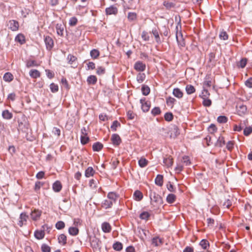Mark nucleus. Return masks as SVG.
Masks as SVG:
<instances>
[{
	"mask_svg": "<svg viewBox=\"0 0 252 252\" xmlns=\"http://www.w3.org/2000/svg\"><path fill=\"white\" fill-rule=\"evenodd\" d=\"M90 244L91 247L94 250H97L100 249L101 247V242L99 239L96 238L95 236L90 237Z\"/></svg>",
	"mask_w": 252,
	"mask_h": 252,
	"instance_id": "obj_1",
	"label": "nucleus"
},
{
	"mask_svg": "<svg viewBox=\"0 0 252 252\" xmlns=\"http://www.w3.org/2000/svg\"><path fill=\"white\" fill-rule=\"evenodd\" d=\"M140 103L141 104V109L144 112H148L151 107L150 102L146 101L145 98L140 99Z\"/></svg>",
	"mask_w": 252,
	"mask_h": 252,
	"instance_id": "obj_2",
	"label": "nucleus"
},
{
	"mask_svg": "<svg viewBox=\"0 0 252 252\" xmlns=\"http://www.w3.org/2000/svg\"><path fill=\"white\" fill-rule=\"evenodd\" d=\"M28 218L29 216L26 213H22L20 215L18 224L20 227L23 226L24 225H26Z\"/></svg>",
	"mask_w": 252,
	"mask_h": 252,
	"instance_id": "obj_3",
	"label": "nucleus"
},
{
	"mask_svg": "<svg viewBox=\"0 0 252 252\" xmlns=\"http://www.w3.org/2000/svg\"><path fill=\"white\" fill-rule=\"evenodd\" d=\"M42 214V211L38 209H34L32 211L30 215L32 220L37 221L39 220Z\"/></svg>",
	"mask_w": 252,
	"mask_h": 252,
	"instance_id": "obj_4",
	"label": "nucleus"
},
{
	"mask_svg": "<svg viewBox=\"0 0 252 252\" xmlns=\"http://www.w3.org/2000/svg\"><path fill=\"white\" fill-rule=\"evenodd\" d=\"M152 203H156L157 205H161L162 203V198L161 197L156 193L151 196Z\"/></svg>",
	"mask_w": 252,
	"mask_h": 252,
	"instance_id": "obj_5",
	"label": "nucleus"
},
{
	"mask_svg": "<svg viewBox=\"0 0 252 252\" xmlns=\"http://www.w3.org/2000/svg\"><path fill=\"white\" fill-rule=\"evenodd\" d=\"M44 42L47 50H50L53 47L54 41L50 36H45L44 37Z\"/></svg>",
	"mask_w": 252,
	"mask_h": 252,
	"instance_id": "obj_6",
	"label": "nucleus"
},
{
	"mask_svg": "<svg viewBox=\"0 0 252 252\" xmlns=\"http://www.w3.org/2000/svg\"><path fill=\"white\" fill-rule=\"evenodd\" d=\"M118 12V9L114 5H111L105 9V13L106 15H117Z\"/></svg>",
	"mask_w": 252,
	"mask_h": 252,
	"instance_id": "obj_7",
	"label": "nucleus"
},
{
	"mask_svg": "<svg viewBox=\"0 0 252 252\" xmlns=\"http://www.w3.org/2000/svg\"><path fill=\"white\" fill-rule=\"evenodd\" d=\"M29 125L26 121H20L18 120V130L22 132H26L28 129Z\"/></svg>",
	"mask_w": 252,
	"mask_h": 252,
	"instance_id": "obj_8",
	"label": "nucleus"
},
{
	"mask_svg": "<svg viewBox=\"0 0 252 252\" xmlns=\"http://www.w3.org/2000/svg\"><path fill=\"white\" fill-rule=\"evenodd\" d=\"M8 26L9 28L12 31H16L19 29V23L15 20H10L8 22Z\"/></svg>",
	"mask_w": 252,
	"mask_h": 252,
	"instance_id": "obj_9",
	"label": "nucleus"
},
{
	"mask_svg": "<svg viewBox=\"0 0 252 252\" xmlns=\"http://www.w3.org/2000/svg\"><path fill=\"white\" fill-rule=\"evenodd\" d=\"M134 68L138 71H143L146 69V65L142 62L138 61L134 64Z\"/></svg>",
	"mask_w": 252,
	"mask_h": 252,
	"instance_id": "obj_10",
	"label": "nucleus"
},
{
	"mask_svg": "<svg viewBox=\"0 0 252 252\" xmlns=\"http://www.w3.org/2000/svg\"><path fill=\"white\" fill-rule=\"evenodd\" d=\"M67 59L68 60V63L72 65L74 67H76L77 65V58L69 54L67 56Z\"/></svg>",
	"mask_w": 252,
	"mask_h": 252,
	"instance_id": "obj_11",
	"label": "nucleus"
},
{
	"mask_svg": "<svg viewBox=\"0 0 252 252\" xmlns=\"http://www.w3.org/2000/svg\"><path fill=\"white\" fill-rule=\"evenodd\" d=\"M111 140L114 145L118 146L121 143V139L117 134H113L111 138Z\"/></svg>",
	"mask_w": 252,
	"mask_h": 252,
	"instance_id": "obj_12",
	"label": "nucleus"
},
{
	"mask_svg": "<svg viewBox=\"0 0 252 252\" xmlns=\"http://www.w3.org/2000/svg\"><path fill=\"white\" fill-rule=\"evenodd\" d=\"M64 28V25H62V24H57L56 25V29L57 31V33L59 35L61 36H63Z\"/></svg>",
	"mask_w": 252,
	"mask_h": 252,
	"instance_id": "obj_13",
	"label": "nucleus"
},
{
	"mask_svg": "<svg viewBox=\"0 0 252 252\" xmlns=\"http://www.w3.org/2000/svg\"><path fill=\"white\" fill-rule=\"evenodd\" d=\"M247 111V108L246 105H241L237 107V113L240 116H243Z\"/></svg>",
	"mask_w": 252,
	"mask_h": 252,
	"instance_id": "obj_14",
	"label": "nucleus"
},
{
	"mask_svg": "<svg viewBox=\"0 0 252 252\" xmlns=\"http://www.w3.org/2000/svg\"><path fill=\"white\" fill-rule=\"evenodd\" d=\"M163 163L167 167H171L173 163V159L171 156H167L163 159Z\"/></svg>",
	"mask_w": 252,
	"mask_h": 252,
	"instance_id": "obj_15",
	"label": "nucleus"
},
{
	"mask_svg": "<svg viewBox=\"0 0 252 252\" xmlns=\"http://www.w3.org/2000/svg\"><path fill=\"white\" fill-rule=\"evenodd\" d=\"M152 245L156 246H160L163 244V240L158 237H154L152 240Z\"/></svg>",
	"mask_w": 252,
	"mask_h": 252,
	"instance_id": "obj_16",
	"label": "nucleus"
},
{
	"mask_svg": "<svg viewBox=\"0 0 252 252\" xmlns=\"http://www.w3.org/2000/svg\"><path fill=\"white\" fill-rule=\"evenodd\" d=\"M101 228L102 231L105 233H109L111 230L110 224L107 222H104L101 224Z\"/></svg>",
	"mask_w": 252,
	"mask_h": 252,
	"instance_id": "obj_17",
	"label": "nucleus"
},
{
	"mask_svg": "<svg viewBox=\"0 0 252 252\" xmlns=\"http://www.w3.org/2000/svg\"><path fill=\"white\" fill-rule=\"evenodd\" d=\"M52 188L54 191L58 192L62 189V185L60 181H57L53 184Z\"/></svg>",
	"mask_w": 252,
	"mask_h": 252,
	"instance_id": "obj_18",
	"label": "nucleus"
},
{
	"mask_svg": "<svg viewBox=\"0 0 252 252\" xmlns=\"http://www.w3.org/2000/svg\"><path fill=\"white\" fill-rule=\"evenodd\" d=\"M30 76L34 79H36L40 77V73L37 69H31L29 72Z\"/></svg>",
	"mask_w": 252,
	"mask_h": 252,
	"instance_id": "obj_19",
	"label": "nucleus"
},
{
	"mask_svg": "<svg viewBox=\"0 0 252 252\" xmlns=\"http://www.w3.org/2000/svg\"><path fill=\"white\" fill-rule=\"evenodd\" d=\"M114 203L113 202V201H111L109 199H106L104 200L101 204L102 207H103L104 209H108L109 208H111Z\"/></svg>",
	"mask_w": 252,
	"mask_h": 252,
	"instance_id": "obj_20",
	"label": "nucleus"
},
{
	"mask_svg": "<svg viewBox=\"0 0 252 252\" xmlns=\"http://www.w3.org/2000/svg\"><path fill=\"white\" fill-rule=\"evenodd\" d=\"M95 173V171L94 170L92 167H89L85 170V176L87 178H89L90 177L93 176Z\"/></svg>",
	"mask_w": 252,
	"mask_h": 252,
	"instance_id": "obj_21",
	"label": "nucleus"
},
{
	"mask_svg": "<svg viewBox=\"0 0 252 252\" xmlns=\"http://www.w3.org/2000/svg\"><path fill=\"white\" fill-rule=\"evenodd\" d=\"M143 195L142 193L139 190H136L133 194V198L137 201H139L142 199Z\"/></svg>",
	"mask_w": 252,
	"mask_h": 252,
	"instance_id": "obj_22",
	"label": "nucleus"
},
{
	"mask_svg": "<svg viewBox=\"0 0 252 252\" xmlns=\"http://www.w3.org/2000/svg\"><path fill=\"white\" fill-rule=\"evenodd\" d=\"M173 94L178 98H181L183 96V93L179 88H175L173 91Z\"/></svg>",
	"mask_w": 252,
	"mask_h": 252,
	"instance_id": "obj_23",
	"label": "nucleus"
},
{
	"mask_svg": "<svg viewBox=\"0 0 252 252\" xmlns=\"http://www.w3.org/2000/svg\"><path fill=\"white\" fill-rule=\"evenodd\" d=\"M45 232L43 230H36L34 232V236L35 237L38 239L41 240L44 237Z\"/></svg>",
	"mask_w": 252,
	"mask_h": 252,
	"instance_id": "obj_24",
	"label": "nucleus"
},
{
	"mask_svg": "<svg viewBox=\"0 0 252 252\" xmlns=\"http://www.w3.org/2000/svg\"><path fill=\"white\" fill-rule=\"evenodd\" d=\"M163 177L162 175L159 174L158 175L155 179V184L159 187H161L163 185Z\"/></svg>",
	"mask_w": 252,
	"mask_h": 252,
	"instance_id": "obj_25",
	"label": "nucleus"
},
{
	"mask_svg": "<svg viewBox=\"0 0 252 252\" xmlns=\"http://www.w3.org/2000/svg\"><path fill=\"white\" fill-rule=\"evenodd\" d=\"M2 116L4 119L10 120L12 118L13 115L8 110H5L2 113Z\"/></svg>",
	"mask_w": 252,
	"mask_h": 252,
	"instance_id": "obj_26",
	"label": "nucleus"
},
{
	"mask_svg": "<svg viewBox=\"0 0 252 252\" xmlns=\"http://www.w3.org/2000/svg\"><path fill=\"white\" fill-rule=\"evenodd\" d=\"M3 80L7 82H10L13 80V76L10 72H6L3 77Z\"/></svg>",
	"mask_w": 252,
	"mask_h": 252,
	"instance_id": "obj_27",
	"label": "nucleus"
},
{
	"mask_svg": "<svg viewBox=\"0 0 252 252\" xmlns=\"http://www.w3.org/2000/svg\"><path fill=\"white\" fill-rule=\"evenodd\" d=\"M66 236L64 234H62L59 236L58 242L60 244L62 245H65L66 244Z\"/></svg>",
	"mask_w": 252,
	"mask_h": 252,
	"instance_id": "obj_28",
	"label": "nucleus"
},
{
	"mask_svg": "<svg viewBox=\"0 0 252 252\" xmlns=\"http://www.w3.org/2000/svg\"><path fill=\"white\" fill-rule=\"evenodd\" d=\"M15 41L23 44L25 42V37L23 34H18L15 37Z\"/></svg>",
	"mask_w": 252,
	"mask_h": 252,
	"instance_id": "obj_29",
	"label": "nucleus"
},
{
	"mask_svg": "<svg viewBox=\"0 0 252 252\" xmlns=\"http://www.w3.org/2000/svg\"><path fill=\"white\" fill-rule=\"evenodd\" d=\"M87 82L89 85H94L97 82V78L94 75H90L87 78Z\"/></svg>",
	"mask_w": 252,
	"mask_h": 252,
	"instance_id": "obj_30",
	"label": "nucleus"
},
{
	"mask_svg": "<svg viewBox=\"0 0 252 252\" xmlns=\"http://www.w3.org/2000/svg\"><path fill=\"white\" fill-rule=\"evenodd\" d=\"M103 148V145L100 142H95L93 145V149L94 151L98 152Z\"/></svg>",
	"mask_w": 252,
	"mask_h": 252,
	"instance_id": "obj_31",
	"label": "nucleus"
},
{
	"mask_svg": "<svg viewBox=\"0 0 252 252\" xmlns=\"http://www.w3.org/2000/svg\"><path fill=\"white\" fill-rule=\"evenodd\" d=\"M175 101L176 99L171 96L167 97L166 101L167 106L170 107L171 108L173 107Z\"/></svg>",
	"mask_w": 252,
	"mask_h": 252,
	"instance_id": "obj_32",
	"label": "nucleus"
},
{
	"mask_svg": "<svg viewBox=\"0 0 252 252\" xmlns=\"http://www.w3.org/2000/svg\"><path fill=\"white\" fill-rule=\"evenodd\" d=\"M152 33L154 36L156 42L159 43L160 41V38L158 30L156 28L153 29Z\"/></svg>",
	"mask_w": 252,
	"mask_h": 252,
	"instance_id": "obj_33",
	"label": "nucleus"
},
{
	"mask_svg": "<svg viewBox=\"0 0 252 252\" xmlns=\"http://www.w3.org/2000/svg\"><path fill=\"white\" fill-rule=\"evenodd\" d=\"M68 232L72 236H76L79 233V229L76 227H70L69 228Z\"/></svg>",
	"mask_w": 252,
	"mask_h": 252,
	"instance_id": "obj_34",
	"label": "nucleus"
},
{
	"mask_svg": "<svg viewBox=\"0 0 252 252\" xmlns=\"http://www.w3.org/2000/svg\"><path fill=\"white\" fill-rule=\"evenodd\" d=\"M179 134L178 128L177 126L174 127L171 130L170 137L171 138H175Z\"/></svg>",
	"mask_w": 252,
	"mask_h": 252,
	"instance_id": "obj_35",
	"label": "nucleus"
},
{
	"mask_svg": "<svg viewBox=\"0 0 252 252\" xmlns=\"http://www.w3.org/2000/svg\"><path fill=\"white\" fill-rule=\"evenodd\" d=\"M99 51L97 49H93L90 52V56L93 59H97L99 56Z\"/></svg>",
	"mask_w": 252,
	"mask_h": 252,
	"instance_id": "obj_36",
	"label": "nucleus"
},
{
	"mask_svg": "<svg viewBox=\"0 0 252 252\" xmlns=\"http://www.w3.org/2000/svg\"><path fill=\"white\" fill-rule=\"evenodd\" d=\"M176 197L174 194H169L166 197V201L170 204L175 202Z\"/></svg>",
	"mask_w": 252,
	"mask_h": 252,
	"instance_id": "obj_37",
	"label": "nucleus"
},
{
	"mask_svg": "<svg viewBox=\"0 0 252 252\" xmlns=\"http://www.w3.org/2000/svg\"><path fill=\"white\" fill-rule=\"evenodd\" d=\"M199 245L204 250H207L209 247V243L208 241L205 239L202 240L200 241Z\"/></svg>",
	"mask_w": 252,
	"mask_h": 252,
	"instance_id": "obj_38",
	"label": "nucleus"
},
{
	"mask_svg": "<svg viewBox=\"0 0 252 252\" xmlns=\"http://www.w3.org/2000/svg\"><path fill=\"white\" fill-rule=\"evenodd\" d=\"M186 91L188 94H190L195 92V89L193 86L191 85H188L186 87Z\"/></svg>",
	"mask_w": 252,
	"mask_h": 252,
	"instance_id": "obj_39",
	"label": "nucleus"
},
{
	"mask_svg": "<svg viewBox=\"0 0 252 252\" xmlns=\"http://www.w3.org/2000/svg\"><path fill=\"white\" fill-rule=\"evenodd\" d=\"M148 161L145 158H141L138 161L140 167L143 168L147 165Z\"/></svg>",
	"mask_w": 252,
	"mask_h": 252,
	"instance_id": "obj_40",
	"label": "nucleus"
},
{
	"mask_svg": "<svg viewBox=\"0 0 252 252\" xmlns=\"http://www.w3.org/2000/svg\"><path fill=\"white\" fill-rule=\"evenodd\" d=\"M141 91L143 95H147L150 92V89L148 86L143 85Z\"/></svg>",
	"mask_w": 252,
	"mask_h": 252,
	"instance_id": "obj_41",
	"label": "nucleus"
},
{
	"mask_svg": "<svg viewBox=\"0 0 252 252\" xmlns=\"http://www.w3.org/2000/svg\"><path fill=\"white\" fill-rule=\"evenodd\" d=\"M113 248L115 250L120 251L123 249V245L121 243L117 242L113 244Z\"/></svg>",
	"mask_w": 252,
	"mask_h": 252,
	"instance_id": "obj_42",
	"label": "nucleus"
},
{
	"mask_svg": "<svg viewBox=\"0 0 252 252\" xmlns=\"http://www.w3.org/2000/svg\"><path fill=\"white\" fill-rule=\"evenodd\" d=\"M107 197L108 199L110 200L111 201H113V202L114 203L117 198V195L115 193L111 192L108 193Z\"/></svg>",
	"mask_w": 252,
	"mask_h": 252,
	"instance_id": "obj_43",
	"label": "nucleus"
},
{
	"mask_svg": "<svg viewBox=\"0 0 252 252\" xmlns=\"http://www.w3.org/2000/svg\"><path fill=\"white\" fill-rule=\"evenodd\" d=\"M145 77H146V76L144 73H139L137 75V77H136L137 81L139 83H141L144 81Z\"/></svg>",
	"mask_w": 252,
	"mask_h": 252,
	"instance_id": "obj_44",
	"label": "nucleus"
},
{
	"mask_svg": "<svg viewBox=\"0 0 252 252\" xmlns=\"http://www.w3.org/2000/svg\"><path fill=\"white\" fill-rule=\"evenodd\" d=\"M137 15L135 12H129L127 15L128 20L129 21H132L136 20Z\"/></svg>",
	"mask_w": 252,
	"mask_h": 252,
	"instance_id": "obj_45",
	"label": "nucleus"
},
{
	"mask_svg": "<svg viewBox=\"0 0 252 252\" xmlns=\"http://www.w3.org/2000/svg\"><path fill=\"white\" fill-rule=\"evenodd\" d=\"M50 89L52 93H56L59 90V87L57 84L52 83L50 85Z\"/></svg>",
	"mask_w": 252,
	"mask_h": 252,
	"instance_id": "obj_46",
	"label": "nucleus"
},
{
	"mask_svg": "<svg viewBox=\"0 0 252 252\" xmlns=\"http://www.w3.org/2000/svg\"><path fill=\"white\" fill-rule=\"evenodd\" d=\"M38 65L34 60H29L27 62L26 66L29 68L32 66H37Z\"/></svg>",
	"mask_w": 252,
	"mask_h": 252,
	"instance_id": "obj_47",
	"label": "nucleus"
},
{
	"mask_svg": "<svg viewBox=\"0 0 252 252\" xmlns=\"http://www.w3.org/2000/svg\"><path fill=\"white\" fill-rule=\"evenodd\" d=\"M77 10L80 15H83L87 13V10L85 9V6L79 5Z\"/></svg>",
	"mask_w": 252,
	"mask_h": 252,
	"instance_id": "obj_48",
	"label": "nucleus"
},
{
	"mask_svg": "<svg viewBox=\"0 0 252 252\" xmlns=\"http://www.w3.org/2000/svg\"><path fill=\"white\" fill-rule=\"evenodd\" d=\"M225 144L224 138L223 136H220L218 139L217 145L219 147H222Z\"/></svg>",
	"mask_w": 252,
	"mask_h": 252,
	"instance_id": "obj_49",
	"label": "nucleus"
},
{
	"mask_svg": "<svg viewBox=\"0 0 252 252\" xmlns=\"http://www.w3.org/2000/svg\"><path fill=\"white\" fill-rule=\"evenodd\" d=\"M252 133V127L249 126L246 127L244 129V134L248 136Z\"/></svg>",
	"mask_w": 252,
	"mask_h": 252,
	"instance_id": "obj_50",
	"label": "nucleus"
},
{
	"mask_svg": "<svg viewBox=\"0 0 252 252\" xmlns=\"http://www.w3.org/2000/svg\"><path fill=\"white\" fill-rule=\"evenodd\" d=\"M78 22V19L75 17H71L69 21V25L70 26H75L76 25Z\"/></svg>",
	"mask_w": 252,
	"mask_h": 252,
	"instance_id": "obj_51",
	"label": "nucleus"
},
{
	"mask_svg": "<svg viewBox=\"0 0 252 252\" xmlns=\"http://www.w3.org/2000/svg\"><path fill=\"white\" fill-rule=\"evenodd\" d=\"M228 119L226 117L224 116H220L218 117L217 119V121L219 123H225L227 122Z\"/></svg>",
	"mask_w": 252,
	"mask_h": 252,
	"instance_id": "obj_52",
	"label": "nucleus"
},
{
	"mask_svg": "<svg viewBox=\"0 0 252 252\" xmlns=\"http://www.w3.org/2000/svg\"><path fill=\"white\" fill-rule=\"evenodd\" d=\"M164 119L168 122L171 121L173 119V115L172 113H166L164 115Z\"/></svg>",
	"mask_w": 252,
	"mask_h": 252,
	"instance_id": "obj_53",
	"label": "nucleus"
},
{
	"mask_svg": "<svg viewBox=\"0 0 252 252\" xmlns=\"http://www.w3.org/2000/svg\"><path fill=\"white\" fill-rule=\"evenodd\" d=\"M133 0H123L124 4V6H126L128 9H131L132 7V2Z\"/></svg>",
	"mask_w": 252,
	"mask_h": 252,
	"instance_id": "obj_54",
	"label": "nucleus"
},
{
	"mask_svg": "<svg viewBox=\"0 0 252 252\" xmlns=\"http://www.w3.org/2000/svg\"><path fill=\"white\" fill-rule=\"evenodd\" d=\"M203 101L202 102L203 105L205 107H209L212 104V101L209 98L206 99H203Z\"/></svg>",
	"mask_w": 252,
	"mask_h": 252,
	"instance_id": "obj_55",
	"label": "nucleus"
},
{
	"mask_svg": "<svg viewBox=\"0 0 252 252\" xmlns=\"http://www.w3.org/2000/svg\"><path fill=\"white\" fill-rule=\"evenodd\" d=\"M182 162L186 165H189L191 163L189 158L188 156H184L182 158Z\"/></svg>",
	"mask_w": 252,
	"mask_h": 252,
	"instance_id": "obj_56",
	"label": "nucleus"
},
{
	"mask_svg": "<svg viewBox=\"0 0 252 252\" xmlns=\"http://www.w3.org/2000/svg\"><path fill=\"white\" fill-rule=\"evenodd\" d=\"M119 163V161L116 158H113L111 160V164L113 169H115Z\"/></svg>",
	"mask_w": 252,
	"mask_h": 252,
	"instance_id": "obj_57",
	"label": "nucleus"
},
{
	"mask_svg": "<svg viewBox=\"0 0 252 252\" xmlns=\"http://www.w3.org/2000/svg\"><path fill=\"white\" fill-rule=\"evenodd\" d=\"M151 113L153 115L156 116L160 114L161 111L159 107H156L152 110Z\"/></svg>",
	"mask_w": 252,
	"mask_h": 252,
	"instance_id": "obj_58",
	"label": "nucleus"
},
{
	"mask_svg": "<svg viewBox=\"0 0 252 252\" xmlns=\"http://www.w3.org/2000/svg\"><path fill=\"white\" fill-rule=\"evenodd\" d=\"M65 227L64 223L62 221H59L56 224V227L58 229H63Z\"/></svg>",
	"mask_w": 252,
	"mask_h": 252,
	"instance_id": "obj_59",
	"label": "nucleus"
},
{
	"mask_svg": "<svg viewBox=\"0 0 252 252\" xmlns=\"http://www.w3.org/2000/svg\"><path fill=\"white\" fill-rule=\"evenodd\" d=\"M141 36L142 39L145 41H149L150 40V36L148 33L146 31H143L142 32Z\"/></svg>",
	"mask_w": 252,
	"mask_h": 252,
	"instance_id": "obj_60",
	"label": "nucleus"
},
{
	"mask_svg": "<svg viewBox=\"0 0 252 252\" xmlns=\"http://www.w3.org/2000/svg\"><path fill=\"white\" fill-rule=\"evenodd\" d=\"M120 126V124L117 121H115L113 122L112 126H111V128L114 130L116 131L117 128L118 126Z\"/></svg>",
	"mask_w": 252,
	"mask_h": 252,
	"instance_id": "obj_61",
	"label": "nucleus"
},
{
	"mask_svg": "<svg viewBox=\"0 0 252 252\" xmlns=\"http://www.w3.org/2000/svg\"><path fill=\"white\" fill-rule=\"evenodd\" d=\"M149 217L150 214L147 212H143L140 215V219L142 220H147Z\"/></svg>",
	"mask_w": 252,
	"mask_h": 252,
	"instance_id": "obj_62",
	"label": "nucleus"
},
{
	"mask_svg": "<svg viewBox=\"0 0 252 252\" xmlns=\"http://www.w3.org/2000/svg\"><path fill=\"white\" fill-rule=\"evenodd\" d=\"M219 36L221 39L226 40L228 39V35L227 33L226 32L223 31H221L220 32Z\"/></svg>",
	"mask_w": 252,
	"mask_h": 252,
	"instance_id": "obj_63",
	"label": "nucleus"
},
{
	"mask_svg": "<svg viewBox=\"0 0 252 252\" xmlns=\"http://www.w3.org/2000/svg\"><path fill=\"white\" fill-rule=\"evenodd\" d=\"M42 252H50V248L46 244H43L41 246Z\"/></svg>",
	"mask_w": 252,
	"mask_h": 252,
	"instance_id": "obj_64",
	"label": "nucleus"
}]
</instances>
